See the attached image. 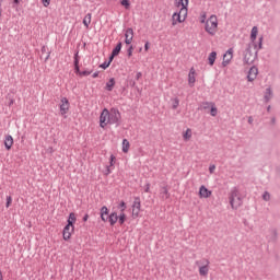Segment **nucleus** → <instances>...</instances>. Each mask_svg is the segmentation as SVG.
I'll return each mask as SVG.
<instances>
[{"mask_svg":"<svg viewBox=\"0 0 280 280\" xmlns=\"http://www.w3.org/2000/svg\"><path fill=\"white\" fill-rule=\"evenodd\" d=\"M257 34H259V28H257V26H253L252 33H250L252 43H255V40H257Z\"/></svg>","mask_w":280,"mask_h":280,"instance_id":"25","label":"nucleus"},{"mask_svg":"<svg viewBox=\"0 0 280 280\" xmlns=\"http://www.w3.org/2000/svg\"><path fill=\"white\" fill-rule=\"evenodd\" d=\"M108 213H109L108 207L103 206V207L101 208V220H102L103 222H108L107 215H110V214H108Z\"/></svg>","mask_w":280,"mask_h":280,"instance_id":"16","label":"nucleus"},{"mask_svg":"<svg viewBox=\"0 0 280 280\" xmlns=\"http://www.w3.org/2000/svg\"><path fill=\"white\" fill-rule=\"evenodd\" d=\"M92 78H100V71H96L92 74Z\"/></svg>","mask_w":280,"mask_h":280,"instance_id":"59","label":"nucleus"},{"mask_svg":"<svg viewBox=\"0 0 280 280\" xmlns=\"http://www.w3.org/2000/svg\"><path fill=\"white\" fill-rule=\"evenodd\" d=\"M247 121H248V124H253V121H254L253 116H249Z\"/></svg>","mask_w":280,"mask_h":280,"instance_id":"62","label":"nucleus"},{"mask_svg":"<svg viewBox=\"0 0 280 280\" xmlns=\"http://www.w3.org/2000/svg\"><path fill=\"white\" fill-rule=\"evenodd\" d=\"M210 115H211V117H217L218 116V107H215V103L211 104Z\"/></svg>","mask_w":280,"mask_h":280,"instance_id":"31","label":"nucleus"},{"mask_svg":"<svg viewBox=\"0 0 280 280\" xmlns=\"http://www.w3.org/2000/svg\"><path fill=\"white\" fill-rule=\"evenodd\" d=\"M117 56L116 55H113V52L109 55V57H108V61L107 62H109V65L113 62V60H115V58H116Z\"/></svg>","mask_w":280,"mask_h":280,"instance_id":"47","label":"nucleus"},{"mask_svg":"<svg viewBox=\"0 0 280 280\" xmlns=\"http://www.w3.org/2000/svg\"><path fill=\"white\" fill-rule=\"evenodd\" d=\"M271 124H272V126H275V124H277V118L272 117L271 118Z\"/></svg>","mask_w":280,"mask_h":280,"instance_id":"61","label":"nucleus"},{"mask_svg":"<svg viewBox=\"0 0 280 280\" xmlns=\"http://www.w3.org/2000/svg\"><path fill=\"white\" fill-rule=\"evenodd\" d=\"M185 141H188V139H191V129H187L184 133Z\"/></svg>","mask_w":280,"mask_h":280,"instance_id":"37","label":"nucleus"},{"mask_svg":"<svg viewBox=\"0 0 280 280\" xmlns=\"http://www.w3.org/2000/svg\"><path fill=\"white\" fill-rule=\"evenodd\" d=\"M110 173H112L110 166H106L105 176H108Z\"/></svg>","mask_w":280,"mask_h":280,"instance_id":"55","label":"nucleus"},{"mask_svg":"<svg viewBox=\"0 0 280 280\" xmlns=\"http://www.w3.org/2000/svg\"><path fill=\"white\" fill-rule=\"evenodd\" d=\"M127 220V217H126V213L124 212H120V214L118 215V223L121 225V224H125Z\"/></svg>","mask_w":280,"mask_h":280,"instance_id":"33","label":"nucleus"},{"mask_svg":"<svg viewBox=\"0 0 280 280\" xmlns=\"http://www.w3.org/2000/svg\"><path fill=\"white\" fill-rule=\"evenodd\" d=\"M116 159H117V158H115L114 154L110 155V158H109V167H113V165H115Z\"/></svg>","mask_w":280,"mask_h":280,"instance_id":"41","label":"nucleus"},{"mask_svg":"<svg viewBox=\"0 0 280 280\" xmlns=\"http://www.w3.org/2000/svg\"><path fill=\"white\" fill-rule=\"evenodd\" d=\"M42 3L44 8H49V4L51 3V0H42Z\"/></svg>","mask_w":280,"mask_h":280,"instance_id":"44","label":"nucleus"},{"mask_svg":"<svg viewBox=\"0 0 280 280\" xmlns=\"http://www.w3.org/2000/svg\"><path fill=\"white\" fill-rule=\"evenodd\" d=\"M258 73H259V69H257V67L253 66L247 73L248 82H255V80H257Z\"/></svg>","mask_w":280,"mask_h":280,"instance_id":"7","label":"nucleus"},{"mask_svg":"<svg viewBox=\"0 0 280 280\" xmlns=\"http://www.w3.org/2000/svg\"><path fill=\"white\" fill-rule=\"evenodd\" d=\"M118 220L119 215H117V212H112L109 215H107V222H109L110 226H115Z\"/></svg>","mask_w":280,"mask_h":280,"instance_id":"13","label":"nucleus"},{"mask_svg":"<svg viewBox=\"0 0 280 280\" xmlns=\"http://www.w3.org/2000/svg\"><path fill=\"white\" fill-rule=\"evenodd\" d=\"M132 209L135 211H141V198L140 197H135L133 203H132Z\"/></svg>","mask_w":280,"mask_h":280,"instance_id":"21","label":"nucleus"},{"mask_svg":"<svg viewBox=\"0 0 280 280\" xmlns=\"http://www.w3.org/2000/svg\"><path fill=\"white\" fill-rule=\"evenodd\" d=\"M231 60H233V48L228 49L226 52L223 55L222 66H229L231 63Z\"/></svg>","mask_w":280,"mask_h":280,"instance_id":"6","label":"nucleus"},{"mask_svg":"<svg viewBox=\"0 0 280 280\" xmlns=\"http://www.w3.org/2000/svg\"><path fill=\"white\" fill-rule=\"evenodd\" d=\"M149 50H150V42H145L144 51H149Z\"/></svg>","mask_w":280,"mask_h":280,"instance_id":"53","label":"nucleus"},{"mask_svg":"<svg viewBox=\"0 0 280 280\" xmlns=\"http://www.w3.org/2000/svg\"><path fill=\"white\" fill-rule=\"evenodd\" d=\"M236 198H241L240 197V189H237V187H233L230 191L229 200L231 202V201L235 200Z\"/></svg>","mask_w":280,"mask_h":280,"instance_id":"15","label":"nucleus"},{"mask_svg":"<svg viewBox=\"0 0 280 280\" xmlns=\"http://www.w3.org/2000/svg\"><path fill=\"white\" fill-rule=\"evenodd\" d=\"M98 67H100V69L106 70L110 67V62L105 61V62L101 63Z\"/></svg>","mask_w":280,"mask_h":280,"instance_id":"39","label":"nucleus"},{"mask_svg":"<svg viewBox=\"0 0 280 280\" xmlns=\"http://www.w3.org/2000/svg\"><path fill=\"white\" fill-rule=\"evenodd\" d=\"M117 209H120V213H124V211H126V209H128V206L126 205V201H120Z\"/></svg>","mask_w":280,"mask_h":280,"instance_id":"34","label":"nucleus"},{"mask_svg":"<svg viewBox=\"0 0 280 280\" xmlns=\"http://www.w3.org/2000/svg\"><path fill=\"white\" fill-rule=\"evenodd\" d=\"M83 25L89 30V26L91 25V13H88L83 19Z\"/></svg>","mask_w":280,"mask_h":280,"instance_id":"29","label":"nucleus"},{"mask_svg":"<svg viewBox=\"0 0 280 280\" xmlns=\"http://www.w3.org/2000/svg\"><path fill=\"white\" fill-rule=\"evenodd\" d=\"M129 150H130V141H128V139H122V152H124V154H128Z\"/></svg>","mask_w":280,"mask_h":280,"instance_id":"26","label":"nucleus"},{"mask_svg":"<svg viewBox=\"0 0 280 280\" xmlns=\"http://www.w3.org/2000/svg\"><path fill=\"white\" fill-rule=\"evenodd\" d=\"M209 172H210V174H213V172H215V165L214 164L209 166Z\"/></svg>","mask_w":280,"mask_h":280,"instance_id":"51","label":"nucleus"},{"mask_svg":"<svg viewBox=\"0 0 280 280\" xmlns=\"http://www.w3.org/2000/svg\"><path fill=\"white\" fill-rule=\"evenodd\" d=\"M69 108H71V103H69V98L61 97L59 105L60 115H67V113H69Z\"/></svg>","mask_w":280,"mask_h":280,"instance_id":"4","label":"nucleus"},{"mask_svg":"<svg viewBox=\"0 0 280 280\" xmlns=\"http://www.w3.org/2000/svg\"><path fill=\"white\" fill-rule=\"evenodd\" d=\"M115 84H116L115 78H110L105 85V90L109 92L113 91V89H115Z\"/></svg>","mask_w":280,"mask_h":280,"instance_id":"22","label":"nucleus"},{"mask_svg":"<svg viewBox=\"0 0 280 280\" xmlns=\"http://www.w3.org/2000/svg\"><path fill=\"white\" fill-rule=\"evenodd\" d=\"M185 8L189 7V0H175V8Z\"/></svg>","mask_w":280,"mask_h":280,"instance_id":"23","label":"nucleus"},{"mask_svg":"<svg viewBox=\"0 0 280 280\" xmlns=\"http://www.w3.org/2000/svg\"><path fill=\"white\" fill-rule=\"evenodd\" d=\"M125 38H130L133 40L135 30H132V27H128L127 30H125Z\"/></svg>","mask_w":280,"mask_h":280,"instance_id":"27","label":"nucleus"},{"mask_svg":"<svg viewBox=\"0 0 280 280\" xmlns=\"http://www.w3.org/2000/svg\"><path fill=\"white\" fill-rule=\"evenodd\" d=\"M120 5H122L126 10H130V0H121Z\"/></svg>","mask_w":280,"mask_h":280,"instance_id":"36","label":"nucleus"},{"mask_svg":"<svg viewBox=\"0 0 280 280\" xmlns=\"http://www.w3.org/2000/svg\"><path fill=\"white\" fill-rule=\"evenodd\" d=\"M264 47V36H260L258 38V45L254 44V48L256 49V51H259V49H262Z\"/></svg>","mask_w":280,"mask_h":280,"instance_id":"30","label":"nucleus"},{"mask_svg":"<svg viewBox=\"0 0 280 280\" xmlns=\"http://www.w3.org/2000/svg\"><path fill=\"white\" fill-rule=\"evenodd\" d=\"M141 210L132 209V218H138Z\"/></svg>","mask_w":280,"mask_h":280,"instance_id":"45","label":"nucleus"},{"mask_svg":"<svg viewBox=\"0 0 280 280\" xmlns=\"http://www.w3.org/2000/svg\"><path fill=\"white\" fill-rule=\"evenodd\" d=\"M45 51H47V48H45V46L42 47V52L45 54Z\"/></svg>","mask_w":280,"mask_h":280,"instance_id":"64","label":"nucleus"},{"mask_svg":"<svg viewBox=\"0 0 280 280\" xmlns=\"http://www.w3.org/2000/svg\"><path fill=\"white\" fill-rule=\"evenodd\" d=\"M74 73H77V75H81L82 71L80 70V66H74Z\"/></svg>","mask_w":280,"mask_h":280,"instance_id":"46","label":"nucleus"},{"mask_svg":"<svg viewBox=\"0 0 280 280\" xmlns=\"http://www.w3.org/2000/svg\"><path fill=\"white\" fill-rule=\"evenodd\" d=\"M73 59H80V50L74 51V57Z\"/></svg>","mask_w":280,"mask_h":280,"instance_id":"56","label":"nucleus"},{"mask_svg":"<svg viewBox=\"0 0 280 280\" xmlns=\"http://www.w3.org/2000/svg\"><path fill=\"white\" fill-rule=\"evenodd\" d=\"M271 97H273L272 89L271 88H267L265 90V95H264L265 104H268V102H270Z\"/></svg>","mask_w":280,"mask_h":280,"instance_id":"19","label":"nucleus"},{"mask_svg":"<svg viewBox=\"0 0 280 280\" xmlns=\"http://www.w3.org/2000/svg\"><path fill=\"white\" fill-rule=\"evenodd\" d=\"M93 73V70H83V71H81V75L82 77H84V78H86V75H91Z\"/></svg>","mask_w":280,"mask_h":280,"instance_id":"42","label":"nucleus"},{"mask_svg":"<svg viewBox=\"0 0 280 280\" xmlns=\"http://www.w3.org/2000/svg\"><path fill=\"white\" fill-rule=\"evenodd\" d=\"M172 25H177L178 23H185V20L184 18H182L180 13L175 12L173 13V16H172Z\"/></svg>","mask_w":280,"mask_h":280,"instance_id":"11","label":"nucleus"},{"mask_svg":"<svg viewBox=\"0 0 280 280\" xmlns=\"http://www.w3.org/2000/svg\"><path fill=\"white\" fill-rule=\"evenodd\" d=\"M78 221V218H75V212H70L68 220H67V224L71 226V231L74 232L75 231V222Z\"/></svg>","mask_w":280,"mask_h":280,"instance_id":"9","label":"nucleus"},{"mask_svg":"<svg viewBox=\"0 0 280 280\" xmlns=\"http://www.w3.org/2000/svg\"><path fill=\"white\" fill-rule=\"evenodd\" d=\"M230 205L232 209H240V207H242V197H236L230 201Z\"/></svg>","mask_w":280,"mask_h":280,"instance_id":"18","label":"nucleus"},{"mask_svg":"<svg viewBox=\"0 0 280 280\" xmlns=\"http://www.w3.org/2000/svg\"><path fill=\"white\" fill-rule=\"evenodd\" d=\"M21 3V0H13V5L12 8H16Z\"/></svg>","mask_w":280,"mask_h":280,"instance_id":"57","label":"nucleus"},{"mask_svg":"<svg viewBox=\"0 0 280 280\" xmlns=\"http://www.w3.org/2000/svg\"><path fill=\"white\" fill-rule=\"evenodd\" d=\"M212 104H213V102H203V103H201L198 110H209V108H211Z\"/></svg>","mask_w":280,"mask_h":280,"instance_id":"28","label":"nucleus"},{"mask_svg":"<svg viewBox=\"0 0 280 280\" xmlns=\"http://www.w3.org/2000/svg\"><path fill=\"white\" fill-rule=\"evenodd\" d=\"M188 84L194 86L196 84V69L191 68L188 73Z\"/></svg>","mask_w":280,"mask_h":280,"instance_id":"12","label":"nucleus"},{"mask_svg":"<svg viewBox=\"0 0 280 280\" xmlns=\"http://www.w3.org/2000/svg\"><path fill=\"white\" fill-rule=\"evenodd\" d=\"M10 205H12V197L8 196L7 197V203H5L7 209L10 208Z\"/></svg>","mask_w":280,"mask_h":280,"instance_id":"43","label":"nucleus"},{"mask_svg":"<svg viewBox=\"0 0 280 280\" xmlns=\"http://www.w3.org/2000/svg\"><path fill=\"white\" fill-rule=\"evenodd\" d=\"M108 108H104L100 115V126L102 128H106L107 124H110L108 122V119H109V116H108Z\"/></svg>","mask_w":280,"mask_h":280,"instance_id":"5","label":"nucleus"},{"mask_svg":"<svg viewBox=\"0 0 280 280\" xmlns=\"http://www.w3.org/2000/svg\"><path fill=\"white\" fill-rule=\"evenodd\" d=\"M262 200H265L266 202H268L270 200V192L268 191H265L262 194Z\"/></svg>","mask_w":280,"mask_h":280,"instance_id":"40","label":"nucleus"},{"mask_svg":"<svg viewBox=\"0 0 280 280\" xmlns=\"http://www.w3.org/2000/svg\"><path fill=\"white\" fill-rule=\"evenodd\" d=\"M172 102H173L172 108L173 110H176V108H178V106L180 105V100L178 97H175L172 100Z\"/></svg>","mask_w":280,"mask_h":280,"instance_id":"35","label":"nucleus"},{"mask_svg":"<svg viewBox=\"0 0 280 280\" xmlns=\"http://www.w3.org/2000/svg\"><path fill=\"white\" fill-rule=\"evenodd\" d=\"M255 58H257V50L254 55L252 46H250V44H248L245 51H244L243 62L245 65H253V62H255Z\"/></svg>","mask_w":280,"mask_h":280,"instance_id":"3","label":"nucleus"},{"mask_svg":"<svg viewBox=\"0 0 280 280\" xmlns=\"http://www.w3.org/2000/svg\"><path fill=\"white\" fill-rule=\"evenodd\" d=\"M12 145H14V138H12L11 135L5 136V139H4L5 150H12Z\"/></svg>","mask_w":280,"mask_h":280,"instance_id":"14","label":"nucleus"},{"mask_svg":"<svg viewBox=\"0 0 280 280\" xmlns=\"http://www.w3.org/2000/svg\"><path fill=\"white\" fill-rule=\"evenodd\" d=\"M144 191H145L147 194H150V184H147Z\"/></svg>","mask_w":280,"mask_h":280,"instance_id":"58","label":"nucleus"},{"mask_svg":"<svg viewBox=\"0 0 280 280\" xmlns=\"http://www.w3.org/2000/svg\"><path fill=\"white\" fill-rule=\"evenodd\" d=\"M205 266L199 267V275L200 277H207L209 275V260H206Z\"/></svg>","mask_w":280,"mask_h":280,"instance_id":"17","label":"nucleus"},{"mask_svg":"<svg viewBox=\"0 0 280 280\" xmlns=\"http://www.w3.org/2000/svg\"><path fill=\"white\" fill-rule=\"evenodd\" d=\"M130 86H132V89H137V91H139V86H137V82L136 81H131L130 82Z\"/></svg>","mask_w":280,"mask_h":280,"instance_id":"48","label":"nucleus"},{"mask_svg":"<svg viewBox=\"0 0 280 280\" xmlns=\"http://www.w3.org/2000/svg\"><path fill=\"white\" fill-rule=\"evenodd\" d=\"M211 190H209L205 185L199 188V198H211Z\"/></svg>","mask_w":280,"mask_h":280,"instance_id":"10","label":"nucleus"},{"mask_svg":"<svg viewBox=\"0 0 280 280\" xmlns=\"http://www.w3.org/2000/svg\"><path fill=\"white\" fill-rule=\"evenodd\" d=\"M217 58H218V52L212 51V52L209 54L208 62H209L210 67H213V65H215V59Z\"/></svg>","mask_w":280,"mask_h":280,"instance_id":"20","label":"nucleus"},{"mask_svg":"<svg viewBox=\"0 0 280 280\" xmlns=\"http://www.w3.org/2000/svg\"><path fill=\"white\" fill-rule=\"evenodd\" d=\"M132 51H135V46L130 45L127 49L128 58H132Z\"/></svg>","mask_w":280,"mask_h":280,"instance_id":"38","label":"nucleus"},{"mask_svg":"<svg viewBox=\"0 0 280 280\" xmlns=\"http://www.w3.org/2000/svg\"><path fill=\"white\" fill-rule=\"evenodd\" d=\"M205 31L210 36H215V32H218V18L214 15L210 16V19L206 21Z\"/></svg>","mask_w":280,"mask_h":280,"instance_id":"2","label":"nucleus"},{"mask_svg":"<svg viewBox=\"0 0 280 280\" xmlns=\"http://www.w3.org/2000/svg\"><path fill=\"white\" fill-rule=\"evenodd\" d=\"M162 194H164L166 198H170V191L167 190V188H163Z\"/></svg>","mask_w":280,"mask_h":280,"instance_id":"49","label":"nucleus"},{"mask_svg":"<svg viewBox=\"0 0 280 280\" xmlns=\"http://www.w3.org/2000/svg\"><path fill=\"white\" fill-rule=\"evenodd\" d=\"M89 221V214L86 213V214H84V217H83V222H88Z\"/></svg>","mask_w":280,"mask_h":280,"instance_id":"60","label":"nucleus"},{"mask_svg":"<svg viewBox=\"0 0 280 280\" xmlns=\"http://www.w3.org/2000/svg\"><path fill=\"white\" fill-rule=\"evenodd\" d=\"M141 78H143V73L137 72L136 80L139 81V80H141Z\"/></svg>","mask_w":280,"mask_h":280,"instance_id":"52","label":"nucleus"},{"mask_svg":"<svg viewBox=\"0 0 280 280\" xmlns=\"http://www.w3.org/2000/svg\"><path fill=\"white\" fill-rule=\"evenodd\" d=\"M122 47H124V44L121 42H118L116 47L112 50L113 56H117L118 54H121Z\"/></svg>","mask_w":280,"mask_h":280,"instance_id":"24","label":"nucleus"},{"mask_svg":"<svg viewBox=\"0 0 280 280\" xmlns=\"http://www.w3.org/2000/svg\"><path fill=\"white\" fill-rule=\"evenodd\" d=\"M12 104H14V100L13 98L10 100L9 106H12Z\"/></svg>","mask_w":280,"mask_h":280,"instance_id":"63","label":"nucleus"},{"mask_svg":"<svg viewBox=\"0 0 280 280\" xmlns=\"http://www.w3.org/2000/svg\"><path fill=\"white\" fill-rule=\"evenodd\" d=\"M108 116L107 124L110 126H121V113L117 107H112L110 110H108Z\"/></svg>","mask_w":280,"mask_h":280,"instance_id":"1","label":"nucleus"},{"mask_svg":"<svg viewBox=\"0 0 280 280\" xmlns=\"http://www.w3.org/2000/svg\"><path fill=\"white\" fill-rule=\"evenodd\" d=\"M177 12L183 16L184 21L187 19V7H182L180 10Z\"/></svg>","mask_w":280,"mask_h":280,"instance_id":"32","label":"nucleus"},{"mask_svg":"<svg viewBox=\"0 0 280 280\" xmlns=\"http://www.w3.org/2000/svg\"><path fill=\"white\" fill-rule=\"evenodd\" d=\"M73 232L71 231V225H69L68 223L65 225L63 231H62V237L65 240V242H69L71 240V234Z\"/></svg>","mask_w":280,"mask_h":280,"instance_id":"8","label":"nucleus"},{"mask_svg":"<svg viewBox=\"0 0 280 280\" xmlns=\"http://www.w3.org/2000/svg\"><path fill=\"white\" fill-rule=\"evenodd\" d=\"M125 44L129 46L132 45V39L125 37Z\"/></svg>","mask_w":280,"mask_h":280,"instance_id":"50","label":"nucleus"},{"mask_svg":"<svg viewBox=\"0 0 280 280\" xmlns=\"http://www.w3.org/2000/svg\"><path fill=\"white\" fill-rule=\"evenodd\" d=\"M73 67H80V59H73Z\"/></svg>","mask_w":280,"mask_h":280,"instance_id":"54","label":"nucleus"}]
</instances>
